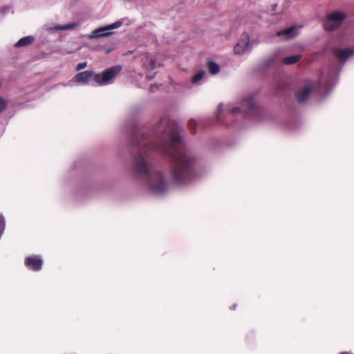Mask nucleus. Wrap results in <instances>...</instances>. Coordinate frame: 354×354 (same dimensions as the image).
I'll use <instances>...</instances> for the list:
<instances>
[{"label":"nucleus","instance_id":"1","mask_svg":"<svg viewBox=\"0 0 354 354\" xmlns=\"http://www.w3.org/2000/svg\"><path fill=\"white\" fill-rule=\"evenodd\" d=\"M156 136L158 140L156 144L143 140L137 145L138 151L134 158L133 167L140 176L146 179L150 190L160 194L167 187L162 174L153 170L149 163L153 153L157 152L171 158V175L176 184L185 183L192 179L195 160L185 148L175 122L162 119Z\"/></svg>","mask_w":354,"mask_h":354},{"label":"nucleus","instance_id":"2","mask_svg":"<svg viewBox=\"0 0 354 354\" xmlns=\"http://www.w3.org/2000/svg\"><path fill=\"white\" fill-rule=\"evenodd\" d=\"M122 67L119 65L114 66L104 71L102 73H95L91 71H85L77 73L73 81L82 84H88L91 80H93L98 85H106L110 84L115 76L120 72Z\"/></svg>","mask_w":354,"mask_h":354},{"label":"nucleus","instance_id":"3","mask_svg":"<svg viewBox=\"0 0 354 354\" xmlns=\"http://www.w3.org/2000/svg\"><path fill=\"white\" fill-rule=\"evenodd\" d=\"M346 14L342 11H334L330 13L324 22V28L327 31H332L339 28L346 19Z\"/></svg>","mask_w":354,"mask_h":354},{"label":"nucleus","instance_id":"4","mask_svg":"<svg viewBox=\"0 0 354 354\" xmlns=\"http://www.w3.org/2000/svg\"><path fill=\"white\" fill-rule=\"evenodd\" d=\"M121 25H122V22L120 21H118L112 24L109 25V26H106L95 29L89 35V38L90 39H96V38L109 36L113 33V32L112 31L113 29L119 28Z\"/></svg>","mask_w":354,"mask_h":354},{"label":"nucleus","instance_id":"5","mask_svg":"<svg viewBox=\"0 0 354 354\" xmlns=\"http://www.w3.org/2000/svg\"><path fill=\"white\" fill-rule=\"evenodd\" d=\"M252 46L250 44V38L248 34H242L239 41L234 48V53L237 55H242L250 52Z\"/></svg>","mask_w":354,"mask_h":354},{"label":"nucleus","instance_id":"6","mask_svg":"<svg viewBox=\"0 0 354 354\" xmlns=\"http://www.w3.org/2000/svg\"><path fill=\"white\" fill-rule=\"evenodd\" d=\"M24 264L29 270L37 272L41 269L43 260L38 255H32L25 259Z\"/></svg>","mask_w":354,"mask_h":354},{"label":"nucleus","instance_id":"7","mask_svg":"<svg viewBox=\"0 0 354 354\" xmlns=\"http://www.w3.org/2000/svg\"><path fill=\"white\" fill-rule=\"evenodd\" d=\"M142 61L146 69H153L157 66H160L161 65L160 64H157L155 56L149 53L145 54L142 58Z\"/></svg>","mask_w":354,"mask_h":354},{"label":"nucleus","instance_id":"8","mask_svg":"<svg viewBox=\"0 0 354 354\" xmlns=\"http://www.w3.org/2000/svg\"><path fill=\"white\" fill-rule=\"evenodd\" d=\"M241 109L240 107H232L230 109L232 113L236 114L239 111H245L247 110H252L254 108V103L252 98H248L242 102Z\"/></svg>","mask_w":354,"mask_h":354},{"label":"nucleus","instance_id":"9","mask_svg":"<svg viewBox=\"0 0 354 354\" xmlns=\"http://www.w3.org/2000/svg\"><path fill=\"white\" fill-rule=\"evenodd\" d=\"M336 57L341 61H345L354 55V50L351 48H336L334 51Z\"/></svg>","mask_w":354,"mask_h":354},{"label":"nucleus","instance_id":"10","mask_svg":"<svg viewBox=\"0 0 354 354\" xmlns=\"http://www.w3.org/2000/svg\"><path fill=\"white\" fill-rule=\"evenodd\" d=\"M298 28L297 26H292L287 29L277 32V35L279 37H283L286 39L295 37L297 35Z\"/></svg>","mask_w":354,"mask_h":354},{"label":"nucleus","instance_id":"11","mask_svg":"<svg viewBox=\"0 0 354 354\" xmlns=\"http://www.w3.org/2000/svg\"><path fill=\"white\" fill-rule=\"evenodd\" d=\"M35 41L33 36L29 35L21 38L15 44V46L17 48L27 46L31 44Z\"/></svg>","mask_w":354,"mask_h":354},{"label":"nucleus","instance_id":"12","mask_svg":"<svg viewBox=\"0 0 354 354\" xmlns=\"http://www.w3.org/2000/svg\"><path fill=\"white\" fill-rule=\"evenodd\" d=\"M311 89L308 86H304L297 94V100L299 102H304L310 93Z\"/></svg>","mask_w":354,"mask_h":354},{"label":"nucleus","instance_id":"13","mask_svg":"<svg viewBox=\"0 0 354 354\" xmlns=\"http://www.w3.org/2000/svg\"><path fill=\"white\" fill-rule=\"evenodd\" d=\"M207 67L209 72L212 75H216L220 71V66L213 61H209L207 64Z\"/></svg>","mask_w":354,"mask_h":354},{"label":"nucleus","instance_id":"14","mask_svg":"<svg viewBox=\"0 0 354 354\" xmlns=\"http://www.w3.org/2000/svg\"><path fill=\"white\" fill-rule=\"evenodd\" d=\"M301 57V55H295L284 57L282 60L285 64H293L298 62Z\"/></svg>","mask_w":354,"mask_h":354},{"label":"nucleus","instance_id":"15","mask_svg":"<svg viewBox=\"0 0 354 354\" xmlns=\"http://www.w3.org/2000/svg\"><path fill=\"white\" fill-rule=\"evenodd\" d=\"M205 75V72L203 71H198L195 75L192 78V82L193 84L198 83Z\"/></svg>","mask_w":354,"mask_h":354},{"label":"nucleus","instance_id":"16","mask_svg":"<svg viewBox=\"0 0 354 354\" xmlns=\"http://www.w3.org/2000/svg\"><path fill=\"white\" fill-rule=\"evenodd\" d=\"M75 26H76L75 24L71 23V24H67V25H65V26H56L55 29L56 30H71V29L75 28Z\"/></svg>","mask_w":354,"mask_h":354},{"label":"nucleus","instance_id":"17","mask_svg":"<svg viewBox=\"0 0 354 354\" xmlns=\"http://www.w3.org/2000/svg\"><path fill=\"white\" fill-rule=\"evenodd\" d=\"M7 106V101L0 97V113L6 109Z\"/></svg>","mask_w":354,"mask_h":354},{"label":"nucleus","instance_id":"18","mask_svg":"<svg viewBox=\"0 0 354 354\" xmlns=\"http://www.w3.org/2000/svg\"><path fill=\"white\" fill-rule=\"evenodd\" d=\"M87 66V63L86 62H82V63H80L77 65L76 66V70L77 71H80L83 68H84L85 67H86Z\"/></svg>","mask_w":354,"mask_h":354},{"label":"nucleus","instance_id":"19","mask_svg":"<svg viewBox=\"0 0 354 354\" xmlns=\"http://www.w3.org/2000/svg\"><path fill=\"white\" fill-rule=\"evenodd\" d=\"M4 221V217L2 214H0V221Z\"/></svg>","mask_w":354,"mask_h":354},{"label":"nucleus","instance_id":"20","mask_svg":"<svg viewBox=\"0 0 354 354\" xmlns=\"http://www.w3.org/2000/svg\"><path fill=\"white\" fill-rule=\"evenodd\" d=\"M230 309H232V310L235 309V306H233L232 307H230Z\"/></svg>","mask_w":354,"mask_h":354},{"label":"nucleus","instance_id":"21","mask_svg":"<svg viewBox=\"0 0 354 354\" xmlns=\"http://www.w3.org/2000/svg\"><path fill=\"white\" fill-rule=\"evenodd\" d=\"M147 78H148V80H151L152 78V77H149V75H147Z\"/></svg>","mask_w":354,"mask_h":354}]
</instances>
